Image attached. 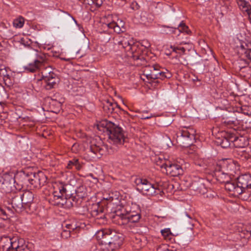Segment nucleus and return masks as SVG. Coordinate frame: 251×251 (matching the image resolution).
Returning a JSON list of instances; mask_svg holds the SVG:
<instances>
[{
	"label": "nucleus",
	"mask_w": 251,
	"mask_h": 251,
	"mask_svg": "<svg viewBox=\"0 0 251 251\" xmlns=\"http://www.w3.org/2000/svg\"><path fill=\"white\" fill-rule=\"evenodd\" d=\"M100 249L103 251H115L122 245L124 235L114 230L104 229L98 232Z\"/></svg>",
	"instance_id": "1"
},
{
	"label": "nucleus",
	"mask_w": 251,
	"mask_h": 251,
	"mask_svg": "<svg viewBox=\"0 0 251 251\" xmlns=\"http://www.w3.org/2000/svg\"><path fill=\"white\" fill-rule=\"evenodd\" d=\"M128 206H120L115 211L112 216L114 222L120 226H125L126 228H131L137 222L141 216L139 213L132 211Z\"/></svg>",
	"instance_id": "2"
},
{
	"label": "nucleus",
	"mask_w": 251,
	"mask_h": 251,
	"mask_svg": "<svg viewBox=\"0 0 251 251\" xmlns=\"http://www.w3.org/2000/svg\"><path fill=\"white\" fill-rule=\"evenodd\" d=\"M102 125L107 131L111 143L116 145H121L124 143L127 137V134L122 127L108 121H104Z\"/></svg>",
	"instance_id": "3"
},
{
	"label": "nucleus",
	"mask_w": 251,
	"mask_h": 251,
	"mask_svg": "<svg viewBox=\"0 0 251 251\" xmlns=\"http://www.w3.org/2000/svg\"><path fill=\"white\" fill-rule=\"evenodd\" d=\"M235 52L240 59L238 61L240 70L249 67L251 68V49L246 43H240V46L235 48Z\"/></svg>",
	"instance_id": "4"
},
{
	"label": "nucleus",
	"mask_w": 251,
	"mask_h": 251,
	"mask_svg": "<svg viewBox=\"0 0 251 251\" xmlns=\"http://www.w3.org/2000/svg\"><path fill=\"white\" fill-rule=\"evenodd\" d=\"M135 183L136 185V189L144 195L152 196L161 192V190L156 185L151 183L146 178H136Z\"/></svg>",
	"instance_id": "5"
},
{
	"label": "nucleus",
	"mask_w": 251,
	"mask_h": 251,
	"mask_svg": "<svg viewBox=\"0 0 251 251\" xmlns=\"http://www.w3.org/2000/svg\"><path fill=\"white\" fill-rule=\"evenodd\" d=\"M21 177L26 183L28 182L34 188H40L43 186L47 181V177L41 171L35 172H25L21 174Z\"/></svg>",
	"instance_id": "6"
},
{
	"label": "nucleus",
	"mask_w": 251,
	"mask_h": 251,
	"mask_svg": "<svg viewBox=\"0 0 251 251\" xmlns=\"http://www.w3.org/2000/svg\"><path fill=\"white\" fill-rule=\"evenodd\" d=\"M158 159L160 161V164H157L160 165L163 173H165V171L167 175L172 176H177L182 174L183 170L179 165L173 163L169 160L161 159L160 157Z\"/></svg>",
	"instance_id": "7"
},
{
	"label": "nucleus",
	"mask_w": 251,
	"mask_h": 251,
	"mask_svg": "<svg viewBox=\"0 0 251 251\" xmlns=\"http://www.w3.org/2000/svg\"><path fill=\"white\" fill-rule=\"evenodd\" d=\"M118 44L125 49L126 51V55L128 56L133 53L138 48L141 47L139 43H135L133 39L129 36L121 37Z\"/></svg>",
	"instance_id": "8"
},
{
	"label": "nucleus",
	"mask_w": 251,
	"mask_h": 251,
	"mask_svg": "<svg viewBox=\"0 0 251 251\" xmlns=\"http://www.w3.org/2000/svg\"><path fill=\"white\" fill-rule=\"evenodd\" d=\"M18 247V238L7 236L2 237L0 239V251H13Z\"/></svg>",
	"instance_id": "9"
},
{
	"label": "nucleus",
	"mask_w": 251,
	"mask_h": 251,
	"mask_svg": "<svg viewBox=\"0 0 251 251\" xmlns=\"http://www.w3.org/2000/svg\"><path fill=\"white\" fill-rule=\"evenodd\" d=\"M12 73L9 68L0 63V77H2L5 85L10 88L14 83Z\"/></svg>",
	"instance_id": "10"
},
{
	"label": "nucleus",
	"mask_w": 251,
	"mask_h": 251,
	"mask_svg": "<svg viewBox=\"0 0 251 251\" xmlns=\"http://www.w3.org/2000/svg\"><path fill=\"white\" fill-rule=\"evenodd\" d=\"M220 168L222 169L223 172L228 174L231 176H234L237 171L235 164L231 160L229 161L227 159L220 162L217 165V169L219 170Z\"/></svg>",
	"instance_id": "11"
},
{
	"label": "nucleus",
	"mask_w": 251,
	"mask_h": 251,
	"mask_svg": "<svg viewBox=\"0 0 251 251\" xmlns=\"http://www.w3.org/2000/svg\"><path fill=\"white\" fill-rule=\"evenodd\" d=\"M165 28L163 30V32L166 34H170L172 33H179L182 32L185 33L187 34H190L191 33V30L189 29L188 26H187L183 22H181L178 25L177 28H173L172 27H170L166 25H162Z\"/></svg>",
	"instance_id": "12"
},
{
	"label": "nucleus",
	"mask_w": 251,
	"mask_h": 251,
	"mask_svg": "<svg viewBox=\"0 0 251 251\" xmlns=\"http://www.w3.org/2000/svg\"><path fill=\"white\" fill-rule=\"evenodd\" d=\"M238 185L240 186L242 192L246 189L251 187V175L244 174L238 176L237 178Z\"/></svg>",
	"instance_id": "13"
},
{
	"label": "nucleus",
	"mask_w": 251,
	"mask_h": 251,
	"mask_svg": "<svg viewBox=\"0 0 251 251\" xmlns=\"http://www.w3.org/2000/svg\"><path fill=\"white\" fill-rule=\"evenodd\" d=\"M142 50L141 47L138 48L137 50L133 53L128 56L129 57L132 58L134 61V65L140 66L146 64V60L143 55L142 54Z\"/></svg>",
	"instance_id": "14"
},
{
	"label": "nucleus",
	"mask_w": 251,
	"mask_h": 251,
	"mask_svg": "<svg viewBox=\"0 0 251 251\" xmlns=\"http://www.w3.org/2000/svg\"><path fill=\"white\" fill-rule=\"evenodd\" d=\"M132 233L139 236V242L145 239L144 235L148 232V228L145 226H141L140 224L135 225L131 228H127Z\"/></svg>",
	"instance_id": "15"
},
{
	"label": "nucleus",
	"mask_w": 251,
	"mask_h": 251,
	"mask_svg": "<svg viewBox=\"0 0 251 251\" xmlns=\"http://www.w3.org/2000/svg\"><path fill=\"white\" fill-rule=\"evenodd\" d=\"M234 239L236 242H240L242 246H244L247 243L248 240L251 236V230L249 231L247 230H242L241 231H239L234 234Z\"/></svg>",
	"instance_id": "16"
},
{
	"label": "nucleus",
	"mask_w": 251,
	"mask_h": 251,
	"mask_svg": "<svg viewBox=\"0 0 251 251\" xmlns=\"http://www.w3.org/2000/svg\"><path fill=\"white\" fill-rule=\"evenodd\" d=\"M149 68L150 72L148 70V68H147L144 71V74L149 80L157 79V76L160 71V67L157 64H155Z\"/></svg>",
	"instance_id": "17"
},
{
	"label": "nucleus",
	"mask_w": 251,
	"mask_h": 251,
	"mask_svg": "<svg viewBox=\"0 0 251 251\" xmlns=\"http://www.w3.org/2000/svg\"><path fill=\"white\" fill-rule=\"evenodd\" d=\"M225 187L226 190L232 192V195L235 196H237L242 193V191L240 188V186L238 185L237 182L231 180V179L225 183Z\"/></svg>",
	"instance_id": "18"
},
{
	"label": "nucleus",
	"mask_w": 251,
	"mask_h": 251,
	"mask_svg": "<svg viewBox=\"0 0 251 251\" xmlns=\"http://www.w3.org/2000/svg\"><path fill=\"white\" fill-rule=\"evenodd\" d=\"M23 204H24V209L28 208L31 210V205L34 199V194L30 191H26L23 194H21Z\"/></svg>",
	"instance_id": "19"
},
{
	"label": "nucleus",
	"mask_w": 251,
	"mask_h": 251,
	"mask_svg": "<svg viewBox=\"0 0 251 251\" xmlns=\"http://www.w3.org/2000/svg\"><path fill=\"white\" fill-rule=\"evenodd\" d=\"M11 202L13 208L17 212H21L23 209H24V204H23L21 194H16L13 197Z\"/></svg>",
	"instance_id": "20"
},
{
	"label": "nucleus",
	"mask_w": 251,
	"mask_h": 251,
	"mask_svg": "<svg viewBox=\"0 0 251 251\" xmlns=\"http://www.w3.org/2000/svg\"><path fill=\"white\" fill-rule=\"evenodd\" d=\"M104 208L102 206H100L98 202L97 204L93 205L92 210L91 211V215L99 219H104L105 215L104 214Z\"/></svg>",
	"instance_id": "21"
},
{
	"label": "nucleus",
	"mask_w": 251,
	"mask_h": 251,
	"mask_svg": "<svg viewBox=\"0 0 251 251\" xmlns=\"http://www.w3.org/2000/svg\"><path fill=\"white\" fill-rule=\"evenodd\" d=\"M215 175L218 181L225 184L229 181L232 177L228 174L223 172L221 168L219 170L217 169V166L215 168Z\"/></svg>",
	"instance_id": "22"
},
{
	"label": "nucleus",
	"mask_w": 251,
	"mask_h": 251,
	"mask_svg": "<svg viewBox=\"0 0 251 251\" xmlns=\"http://www.w3.org/2000/svg\"><path fill=\"white\" fill-rule=\"evenodd\" d=\"M221 123L225 126L229 128H234L236 129L235 127H236L239 124V121L237 120L235 117H227L223 118L221 121Z\"/></svg>",
	"instance_id": "23"
},
{
	"label": "nucleus",
	"mask_w": 251,
	"mask_h": 251,
	"mask_svg": "<svg viewBox=\"0 0 251 251\" xmlns=\"http://www.w3.org/2000/svg\"><path fill=\"white\" fill-rule=\"evenodd\" d=\"M195 132L196 131L192 128L185 127L178 131L177 134V136H180L191 140L194 139Z\"/></svg>",
	"instance_id": "24"
},
{
	"label": "nucleus",
	"mask_w": 251,
	"mask_h": 251,
	"mask_svg": "<svg viewBox=\"0 0 251 251\" xmlns=\"http://www.w3.org/2000/svg\"><path fill=\"white\" fill-rule=\"evenodd\" d=\"M116 108H119L116 102H112L109 100H105L103 103V109L107 114H111L114 112Z\"/></svg>",
	"instance_id": "25"
},
{
	"label": "nucleus",
	"mask_w": 251,
	"mask_h": 251,
	"mask_svg": "<svg viewBox=\"0 0 251 251\" xmlns=\"http://www.w3.org/2000/svg\"><path fill=\"white\" fill-rule=\"evenodd\" d=\"M109 199H110V203L117 206L116 210L121 206L119 204L122 198L119 192L114 191L110 192Z\"/></svg>",
	"instance_id": "26"
},
{
	"label": "nucleus",
	"mask_w": 251,
	"mask_h": 251,
	"mask_svg": "<svg viewBox=\"0 0 251 251\" xmlns=\"http://www.w3.org/2000/svg\"><path fill=\"white\" fill-rule=\"evenodd\" d=\"M105 147L104 146H99L94 144H91L90 146V150L92 152L97 156L98 157H100L105 152Z\"/></svg>",
	"instance_id": "27"
},
{
	"label": "nucleus",
	"mask_w": 251,
	"mask_h": 251,
	"mask_svg": "<svg viewBox=\"0 0 251 251\" xmlns=\"http://www.w3.org/2000/svg\"><path fill=\"white\" fill-rule=\"evenodd\" d=\"M234 133H227L226 135L221 140L220 145L223 148H226L230 146V142H233Z\"/></svg>",
	"instance_id": "28"
},
{
	"label": "nucleus",
	"mask_w": 251,
	"mask_h": 251,
	"mask_svg": "<svg viewBox=\"0 0 251 251\" xmlns=\"http://www.w3.org/2000/svg\"><path fill=\"white\" fill-rule=\"evenodd\" d=\"M44 80L46 83L45 85L46 89L50 90L56 85L58 78L56 77V75H55V76L51 75V76H50V77L45 78Z\"/></svg>",
	"instance_id": "29"
},
{
	"label": "nucleus",
	"mask_w": 251,
	"mask_h": 251,
	"mask_svg": "<svg viewBox=\"0 0 251 251\" xmlns=\"http://www.w3.org/2000/svg\"><path fill=\"white\" fill-rule=\"evenodd\" d=\"M233 143L236 148L241 149H243L247 145V142L244 137L240 136L238 137L235 135L234 133V137H233Z\"/></svg>",
	"instance_id": "30"
},
{
	"label": "nucleus",
	"mask_w": 251,
	"mask_h": 251,
	"mask_svg": "<svg viewBox=\"0 0 251 251\" xmlns=\"http://www.w3.org/2000/svg\"><path fill=\"white\" fill-rule=\"evenodd\" d=\"M42 62L38 60H35L33 63H29L25 66V69L30 72H34L37 69H39L42 65Z\"/></svg>",
	"instance_id": "31"
},
{
	"label": "nucleus",
	"mask_w": 251,
	"mask_h": 251,
	"mask_svg": "<svg viewBox=\"0 0 251 251\" xmlns=\"http://www.w3.org/2000/svg\"><path fill=\"white\" fill-rule=\"evenodd\" d=\"M50 107L53 112L57 113L61 108L62 104L55 100L51 99L50 102Z\"/></svg>",
	"instance_id": "32"
},
{
	"label": "nucleus",
	"mask_w": 251,
	"mask_h": 251,
	"mask_svg": "<svg viewBox=\"0 0 251 251\" xmlns=\"http://www.w3.org/2000/svg\"><path fill=\"white\" fill-rule=\"evenodd\" d=\"M73 167H75V169L77 170H79L81 169V166L78 159L73 158L72 160H70L68 162L67 168L68 169H72Z\"/></svg>",
	"instance_id": "33"
},
{
	"label": "nucleus",
	"mask_w": 251,
	"mask_h": 251,
	"mask_svg": "<svg viewBox=\"0 0 251 251\" xmlns=\"http://www.w3.org/2000/svg\"><path fill=\"white\" fill-rule=\"evenodd\" d=\"M23 240L18 238V247L16 249H14L13 251H30L27 246L23 244Z\"/></svg>",
	"instance_id": "34"
},
{
	"label": "nucleus",
	"mask_w": 251,
	"mask_h": 251,
	"mask_svg": "<svg viewBox=\"0 0 251 251\" xmlns=\"http://www.w3.org/2000/svg\"><path fill=\"white\" fill-rule=\"evenodd\" d=\"M238 4L240 8L242 11H245L246 12H248L250 9H251V5L250 4L249 2L245 0H243L240 2H238Z\"/></svg>",
	"instance_id": "35"
},
{
	"label": "nucleus",
	"mask_w": 251,
	"mask_h": 251,
	"mask_svg": "<svg viewBox=\"0 0 251 251\" xmlns=\"http://www.w3.org/2000/svg\"><path fill=\"white\" fill-rule=\"evenodd\" d=\"M0 97L3 100H1L0 101V104L1 105L3 104L5 101V100L8 99V95L7 93L6 90L2 84L0 83Z\"/></svg>",
	"instance_id": "36"
},
{
	"label": "nucleus",
	"mask_w": 251,
	"mask_h": 251,
	"mask_svg": "<svg viewBox=\"0 0 251 251\" xmlns=\"http://www.w3.org/2000/svg\"><path fill=\"white\" fill-rule=\"evenodd\" d=\"M161 233L164 239L170 241L172 239V233L169 228H166L161 230Z\"/></svg>",
	"instance_id": "37"
},
{
	"label": "nucleus",
	"mask_w": 251,
	"mask_h": 251,
	"mask_svg": "<svg viewBox=\"0 0 251 251\" xmlns=\"http://www.w3.org/2000/svg\"><path fill=\"white\" fill-rule=\"evenodd\" d=\"M51 68L50 67H46L44 68L42 71L41 72V74L42 76L45 79V78H47L50 77V76H51V75L55 76V74L53 73L51 71Z\"/></svg>",
	"instance_id": "38"
},
{
	"label": "nucleus",
	"mask_w": 251,
	"mask_h": 251,
	"mask_svg": "<svg viewBox=\"0 0 251 251\" xmlns=\"http://www.w3.org/2000/svg\"><path fill=\"white\" fill-rule=\"evenodd\" d=\"M227 246L231 251H236L239 248L242 246V245L239 242H236L234 240L232 242L227 243Z\"/></svg>",
	"instance_id": "39"
},
{
	"label": "nucleus",
	"mask_w": 251,
	"mask_h": 251,
	"mask_svg": "<svg viewBox=\"0 0 251 251\" xmlns=\"http://www.w3.org/2000/svg\"><path fill=\"white\" fill-rule=\"evenodd\" d=\"M105 26L109 29H113L114 32L117 33H120L122 31L120 27L114 22L106 24Z\"/></svg>",
	"instance_id": "40"
},
{
	"label": "nucleus",
	"mask_w": 251,
	"mask_h": 251,
	"mask_svg": "<svg viewBox=\"0 0 251 251\" xmlns=\"http://www.w3.org/2000/svg\"><path fill=\"white\" fill-rule=\"evenodd\" d=\"M171 76V73L167 70H165V71L160 70L157 76V79H160L161 80H164L165 78H169Z\"/></svg>",
	"instance_id": "41"
},
{
	"label": "nucleus",
	"mask_w": 251,
	"mask_h": 251,
	"mask_svg": "<svg viewBox=\"0 0 251 251\" xmlns=\"http://www.w3.org/2000/svg\"><path fill=\"white\" fill-rule=\"evenodd\" d=\"M240 195L241 197L246 201H251V187L246 189Z\"/></svg>",
	"instance_id": "42"
},
{
	"label": "nucleus",
	"mask_w": 251,
	"mask_h": 251,
	"mask_svg": "<svg viewBox=\"0 0 251 251\" xmlns=\"http://www.w3.org/2000/svg\"><path fill=\"white\" fill-rule=\"evenodd\" d=\"M54 199L56 200H59V199H61L62 200V201H58L57 202V204L58 205L60 204V205H63L67 202L66 198H63V196L61 195L60 194H58L57 192H54Z\"/></svg>",
	"instance_id": "43"
},
{
	"label": "nucleus",
	"mask_w": 251,
	"mask_h": 251,
	"mask_svg": "<svg viewBox=\"0 0 251 251\" xmlns=\"http://www.w3.org/2000/svg\"><path fill=\"white\" fill-rule=\"evenodd\" d=\"M13 26L16 28H21L24 24V20L22 17L15 19L13 22Z\"/></svg>",
	"instance_id": "44"
},
{
	"label": "nucleus",
	"mask_w": 251,
	"mask_h": 251,
	"mask_svg": "<svg viewBox=\"0 0 251 251\" xmlns=\"http://www.w3.org/2000/svg\"><path fill=\"white\" fill-rule=\"evenodd\" d=\"M65 227L68 229V234L69 236H71L74 234L75 230H77V226L75 225L72 224H65Z\"/></svg>",
	"instance_id": "45"
},
{
	"label": "nucleus",
	"mask_w": 251,
	"mask_h": 251,
	"mask_svg": "<svg viewBox=\"0 0 251 251\" xmlns=\"http://www.w3.org/2000/svg\"><path fill=\"white\" fill-rule=\"evenodd\" d=\"M84 189L83 187H80L76 190V194L78 197L83 198L85 197L86 193L83 191Z\"/></svg>",
	"instance_id": "46"
},
{
	"label": "nucleus",
	"mask_w": 251,
	"mask_h": 251,
	"mask_svg": "<svg viewBox=\"0 0 251 251\" xmlns=\"http://www.w3.org/2000/svg\"><path fill=\"white\" fill-rule=\"evenodd\" d=\"M58 190H59V193L61 195L63 196V197H64V195H66L67 192V190L66 188V185L63 184L62 183H60L58 185Z\"/></svg>",
	"instance_id": "47"
},
{
	"label": "nucleus",
	"mask_w": 251,
	"mask_h": 251,
	"mask_svg": "<svg viewBox=\"0 0 251 251\" xmlns=\"http://www.w3.org/2000/svg\"><path fill=\"white\" fill-rule=\"evenodd\" d=\"M171 48L173 49V51L179 54L184 53L186 50V49L184 47H172Z\"/></svg>",
	"instance_id": "48"
},
{
	"label": "nucleus",
	"mask_w": 251,
	"mask_h": 251,
	"mask_svg": "<svg viewBox=\"0 0 251 251\" xmlns=\"http://www.w3.org/2000/svg\"><path fill=\"white\" fill-rule=\"evenodd\" d=\"M152 116V114H149L147 111H144L141 114L140 118L142 119H149Z\"/></svg>",
	"instance_id": "49"
},
{
	"label": "nucleus",
	"mask_w": 251,
	"mask_h": 251,
	"mask_svg": "<svg viewBox=\"0 0 251 251\" xmlns=\"http://www.w3.org/2000/svg\"><path fill=\"white\" fill-rule=\"evenodd\" d=\"M109 197H110V193L103 194L101 202L103 203L104 205L106 204L105 201H107V204L108 203H110V199H109Z\"/></svg>",
	"instance_id": "50"
},
{
	"label": "nucleus",
	"mask_w": 251,
	"mask_h": 251,
	"mask_svg": "<svg viewBox=\"0 0 251 251\" xmlns=\"http://www.w3.org/2000/svg\"><path fill=\"white\" fill-rule=\"evenodd\" d=\"M0 216H2L3 219H6L8 218V215L7 214L6 209L1 207L0 206Z\"/></svg>",
	"instance_id": "51"
},
{
	"label": "nucleus",
	"mask_w": 251,
	"mask_h": 251,
	"mask_svg": "<svg viewBox=\"0 0 251 251\" xmlns=\"http://www.w3.org/2000/svg\"><path fill=\"white\" fill-rule=\"evenodd\" d=\"M250 108L249 107L247 106H243L241 107V111L242 112L246 115L250 116L251 115V111L249 109Z\"/></svg>",
	"instance_id": "52"
},
{
	"label": "nucleus",
	"mask_w": 251,
	"mask_h": 251,
	"mask_svg": "<svg viewBox=\"0 0 251 251\" xmlns=\"http://www.w3.org/2000/svg\"><path fill=\"white\" fill-rule=\"evenodd\" d=\"M151 81L150 82L152 86L155 87L160 83L158 79H151Z\"/></svg>",
	"instance_id": "53"
},
{
	"label": "nucleus",
	"mask_w": 251,
	"mask_h": 251,
	"mask_svg": "<svg viewBox=\"0 0 251 251\" xmlns=\"http://www.w3.org/2000/svg\"><path fill=\"white\" fill-rule=\"evenodd\" d=\"M103 2V0H95L93 4L96 5L97 7H100Z\"/></svg>",
	"instance_id": "54"
},
{
	"label": "nucleus",
	"mask_w": 251,
	"mask_h": 251,
	"mask_svg": "<svg viewBox=\"0 0 251 251\" xmlns=\"http://www.w3.org/2000/svg\"><path fill=\"white\" fill-rule=\"evenodd\" d=\"M241 156H243L246 159H248L249 158L247 157V150H246V148H243V149H241Z\"/></svg>",
	"instance_id": "55"
},
{
	"label": "nucleus",
	"mask_w": 251,
	"mask_h": 251,
	"mask_svg": "<svg viewBox=\"0 0 251 251\" xmlns=\"http://www.w3.org/2000/svg\"><path fill=\"white\" fill-rule=\"evenodd\" d=\"M68 232V229H65V228L63 229V231L62 232V233H61V236L63 238H68V236H67V235H65V233H67Z\"/></svg>",
	"instance_id": "56"
},
{
	"label": "nucleus",
	"mask_w": 251,
	"mask_h": 251,
	"mask_svg": "<svg viewBox=\"0 0 251 251\" xmlns=\"http://www.w3.org/2000/svg\"><path fill=\"white\" fill-rule=\"evenodd\" d=\"M245 148L247 151V157L251 158V146Z\"/></svg>",
	"instance_id": "57"
},
{
	"label": "nucleus",
	"mask_w": 251,
	"mask_h": 251,
	"mask_svg": "<svg viewBox=\"0 0 251 251\" xmlns=\"http://www.w3.org/2000/svg\"><path fill=\"white\" fill-rule=\"evenodd\" d=\"M95 0H83V2L86 4L92 5L94 3Z\"/></svg>",
	"instance_id": "58"
},
{
	"label": "nucleus",
	"mask_w": 251,
	"mask_h": 251,
	"mask_svg": "<svg viewBox=\"0 0 251 251\" xmlns=\"http://www.w3.org/2000/svg\"><path fill=\"white\" fill-rule=\"evenodd\" d=\"M22 43L23 44H24L25 46H28L29 45L30 43H28V42H30V41H27L26 43H25V39H22L21 40Z\"/></svg>",
	"instance_id": "59"
},
{
	"label": "nucleus",
	"mask_w": 251,
	"mask_h": 251,
	"mask_svg": "<svg viewBox=\"0 0 251 251\" xmlns=\"http://www.w3.org/2000/svg\"><path fill=\"white\" fill-rule=\"evenodd\" d=\"M247 13L248 15L249 20L250 21V23H251V9Z\"/></svg>",
	"instance_id": "60"
},
{
	"label": "nucleus",
	"mask_w": 251,
	"mask_h": 251,
	"mask_svg": "<svg viewBox=\"0 0 251 251\" xmlns=\"http://www.w3.org/2000/svg\"><path fill=\"white\" fill-rule=\"evenodd\" d=\"M137 236H138V235H136L135 236V240H136V243H137V244H139V243H141V242H139V237H137Z\"/></svg>",
	"instance_id": "61"
},
{
	"label": "nucleus",
	"mask_w": 251,
	"mask_h": 251,
	"mask_svg": "<svg viewBox=\"0 0 251 251\" xmlns=\"http://www.w3.org/2000/svg\"><path fill=\"white\" fill-rule=\"evenodd\" d=\"M184 214H185V216L186 217H188V218H189L190 219H191L192 218V217L190 215H188L187 213L185 212Z\"/></svg>",
	"instance_id": "62"
},
{
	"label": "nucleus",
	"mask_w": 251,
	"mask_h": 251,
	"mask_svg": "<svg viewBox=\"0 0 251 251\" xmlns=\"http://www.w3.org/2000/svg\"><path fill=\"white\" fill-rule=\"evenodd\" d=\"M157 251H161L160 250H158ZM163 251H174L170 250L168 249H166L164 250Z\"/></svg>",
	"instance_id": "63"
},
{
	"label": "nucleus",
	"mask_w": 251,
	"mask_h": 251,
	"mask_svg": "<svg viewBox=\"0 0 251 251\" xmlns=\"http://www.w3.org/2000/svg\"><path fill=\"white\" fill-rule=\"evenodd\" d=\"M180 44H187V45H189V43H187L186 42H182L180 43Z\"/></svg>",
	"instance_id": "64"
}]
</instances>
